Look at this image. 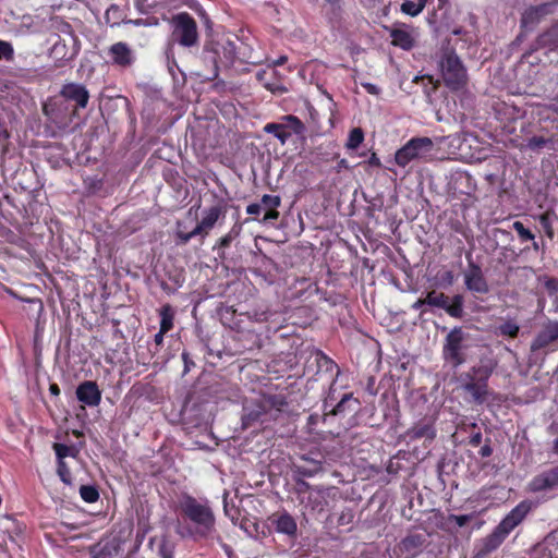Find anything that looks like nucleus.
<instances>
[{"instance_id":"33","label":"nucleus","mask_w":558,"mask_h":558,"mask_svg":"<svg viewBox=\"0 0 558 558\" xmlns=\"http://www.w3.org/2000/svg\"><path fill=\"white\" fill-rule=\"evenodd\" d=\"M177 236L178 239L181 241V243L185 244L187 243L191 239L195 238V236H199V233L196 232V228H194L192 231L190 232H185L183 229H182V223L181 222H178V231H177Z\"/></svg>"},{"instance_id":"15","label":"nucleus","mask_w":558,"mask_h":558,"mask_svg":"<svg viewBox=\"0 0 558 558\" xmlns=\"http://www.w3.org/2000/svg\"><path fill=\"white\" fill-rule=\"evenodd\" d=\"M61 95L66 99L75 101L81 108L87 106L89 98L87 89L83 85L75 83L64 85L61 89Z\"/></svg>"},{"instance_id":"46","label":"nucleus","mask_w":558,"mask_h":558,"mask_svg":"<svg viewBox=\"0 0 558 558\" xmlns=\"http://www.w3.org/2000/svg\"><path fill=\"white\" fill-rule=\"evenodd\" d=\"M545 286H546L547 290L550 292L558 291V280H556L554 278L547 279L545 282Z\"/></svg>"},{"instance_id":"57","label":"nucleus","mask_w":558,"mask_h":558,"mask_svg":"<svg viewBox=\"0 0 558 558\" xmlns=\"http://www.w3.org/2000/svg\"><path fill=\"white\" fill-rule=\"evenodd\" d=\"M286 61H287V57L282 56L279 59H277L276 61H274V65H276V66L277 65H282Z\"/></svg>"},{"instance_id":"34","label":"nucleus","mask_w":558,"mask_h":558,"mask_svg":"<svg viewBox=\"0 0 558 558\" xmlns=\"http://www.w3.org/2000/svg\"><path fill=\"white\" fill-rule=\"evenodd\" d=\"M14 56L13 46L9 41L0 40V60H11Z\"/></svg>"},{"instance_id":"47","label":"nucleus","mask_w":558,"mask_h":558,"mask_svg":"<svg viewBox=\"0 0 558 558\" xmlns=\"http://www.w3.org/2000/svg\"><path fill=\"white\" fill-rule=\"evenodd\" d=\"M352 400V395H345L341 401L337 404L336 409H335V413H340L344 407V404Z\"/></svg>"},{"instance_id":"5","label":"nucleus","mask_w":558,"mask_h":558,"mask_svg":"<svg viewBox=\"0 0 558 558\" xmlns=\"http://www.w3.org/2000/svg\"><path fill=\"white\" fill-rule=\"evenodd\" d=\"M465 333L461 328H453L446 337L444 344V359L457 367L466 361Z\"/></svg>"},{"instance_id":"17","label":"nucleus","mask_w":558,"mask_h":558,"mask_svg":"<svg viewBox=\"0 0 558 558\" xmlns=\"http://www.w3.org/2000/svg\"><path fill=\"white\" fill-rule=\"evenodd\" d=\"M478 372H481V368L476 369L474 368L473 369V373L474 374H477ZM474 376L475 375H471L470 376V381L466 383L463 388L464 390H466L468 392H470L472 395V397L474 398L475 401L477 402H483L485 400V397L487 395V386H486V383L485 381H475L474 380Z\"/></svg>"},{"instance_id":"32","label":"nucleus","mask_w":558,"mask_h":558,"mask_svg":"<svg viewBox=\"0 0 558 558\" xmlns=\"http://www.w3.org/2000/svg\"><path fill=\"white\" fill-rule=\"evenodd\" d=\"M116 551L117 548L114 546L106 544L98 550L93 551V558H112Z\"/></svg>"},{"instance_id":"8","label":"nucleus","mask_w":558,"mask_h":558,"mask_svg":"<svg viewBox=\"0 0 558 558\" xmlns=\"http://www.w3.org/2000/svg\"><path fill=\"white\" fill-rule=\"evenodd\" d=\"M464 283L468 290L475 293H487L489 288L478 265L470 263L464 272Z\"/></svg>"},{"instance_id":"13","label":"nucleus","mask_w":558,"mask_h":558,"mask_svg":"<svg viewBox=\"0 0 558 558\" xmlns=\"http://www.w3.org/2000/svg\"><path fill=\"white\" fill-rule=\"evenodd\" d=\"M269 520L278 533L295 536L298 531L296 521L287 511L274 513Z\"/></svg>"},{"instance_id":"44","label":"nucleus","mask_w":558,"mask_h":558,"mask_svg":"<svg viewBox=\"0 0 558 558\" xmlns=\"http://www.w3.org/2000/svg\"><path fill=\"white\" fill-rule=\"evenodd\" d=\"M362 86L364 87V89L368 93V94H372V95H378L380 93V89L378 86H376L375 84H372V83H362Z\"/></svg>"},{"instance_id":"59","label":"nucleus","mask_w":558,"mask_h":558,"mask_svg":"<svg viewBox=\"0 0 558 558\" xmlns=\"http://www.w3.org/2000/svg\"><path fill=\"white\" fill-rule=\"evenodd\" d=\"M50 391L53 395H58L59 393V387L57 385H51L50 386Z\"/></svg>"},{"instance_id":"35","label":"nucleus","mask_w":558,"mask_h":558,"mask_svg":"<svg viewBox=\"0 0 558 558\" xmlns=\"http://www.w3.org/2000/svg\"><path fill=\"white\" fill-rule=\"evenodd\" d=\"M280 203L281 201L279 196L266 194L262 197V204L269 209L279 207Z\"/></svg>"},{"instance_id":"7","label":"nucleus","mask_w":558,"mask_h":558,"mask_svg":"<svg viewBox=\"0 0 558 558\" xmlns=\"http://www.w3.org/2000/svg\"><path fill=\"white\" fill-rule=\"evenodd\" d=\"M391 44L403 50L412 49L418 38V33L414 27L405 24H396L389 29Z\"/></svg>"},{"instance_id":"55","label":"nucleus","mask_w":558,"mask_h":558,"mask_svg":"<svg viewBox=\"0 0 558 558\" xmlns=\"http://www.w3.org/2000/svg\"><path fill=\"white\" fill-rule=\"evenodd\" d=\"M160 553L163 558H172L171 551L168 550L165 545L160 548Z\"/></svg>"},{"instance_id":"45","label":"nucleus","mask_w":558,"mask_h":558,"mask_svg":"<svg viewBox=\"0 0 558 558\" xmlns=\"http://www.w3.org/2000/svg\"><path fill=\"white\" fill-rule=\"evenodd\" d=\"M246 213L248 215H259L262 213V205L260 204H250L247 207H246Z\"/></svg>"},{"instance_id":"4","label":"nucleus","mask_w":558,"mask_h":558,"mask_svg":"<svg viewBox=\"0 0 558 558\" xmlns=\"http://www.w3.org/2000/svg\"><path fill=\"white\" fill-rule=\"evenodd\" d=\"M172 40L183 47H193L198 41L195 20L186 12L178 13L171 19Z\"/></svg>"},{"instance_id":"21","label":"nucleus","mask_w":558,"mask_h":558,"mask_svg":"<svg viewBox=\"0 0 558 558\" xmlns=\"http://www.w3.org/2000/svg\"><path fill=\"white\" fill-rule=\"evenodd\" d=\"M427 0H404L401 4V12L410 15H418L425 8Z\"/></svg>"},{"instance_id":"23","label":"nucleus","mask_w":558,"mask_h":558,"mask_svg":"<svg viewBox=\"0 0 558 558\" xmlns=\"http://www.w3.org/2000/svg\"><path fill=\"white\" fill-rule=\"evenodd\" d=\"M444 310L452 317L460 318L463 314V298L462 295H454L449 302L447 301V306Z\"/></svg>"},{"instance_id":"31","label":"nucleus","mask_w":558,"mask_h":558,"mask_svg":"<svg viewBox=\"0 0 558 558\" xmlns=\"http://www.w3.org/2000/svg\"><path fill=\"white\" fill-rule=\"evenodd\" d=\"M499 331L504 336L513 338L519 332V326L514 322H506L499 326Z\"/></svg>"},{"instance_id":"38","label":"nucleus","mask_w":558,"mask_h":558,"mask_svg":"<svg viewBox=\"0 0 558 558\" xmlns=\"http://www.w3.org/2000/svg\"><path fill=\"white\" fill-rule=\"evenodd\" d=\"M539 222L543 226V228L545 229L547 235L551 238L553 236V231H551V225H550L548 215H546V214L542 215L539 217Z\"/></svg>"},{"instance_id":"29","label":"nucleus","mask_w":558,"mask_h":558,"mask_svg":"<svg viewBox=\"0 0 558 558\" xmlns=\"http://www.w3.org/2000/svg\"><path fill=\"white\" fill-rule=\"evenodd\" d=\"M512 228L515 230L522 242L533 241L535 238L534 234L529 229H526L521 221H514Z\"/></svg>"},{"instance_id":"56","label":"nucleus","mask_w":558,"mask_h":558,"mask_svg":"<svg viewBox=\"0 0 558 558\" xmlns=\"http://www.w3.org/2000/svg\"><path fill=\"white\" fill-rule=\"evenodd\" d=\"M481 439H482V435L476 434L471 438V444L477 446L481 442Z\"/></svg>"},{"instance_id":"50","label":"nucleus","mask_w":558,"mask_h":558,"mask_svg":"<svg viewBox=\"0 0 558 558\" xmlns=\"http://www.w3.org/2000/svg\"><path fill=\"white\" fill-rule=\"evenodd\" d=\"M368 163L372 165V166H375V167H379L380 166V160L376 156V154H372V156L368 159Z\"/></svg>"},{"instance_id":"19","label":"nucleus","mask_w":558,"mask_h":558,"mask_svg":"<svg viewBox=\"0 0 558 558\" xmlns=\"http://www.w3.org/2000/svg\"><path fill=\"white\" fill-rule=\"evenodd\" d=\"M555 341L551 329L549 328V325L547 324L542 331L538 332V335L535 337L531 344L532 351H537L543 348H546L550 343Z\"/></svg>"},{"instance_id":"30","label":"nucleus","mask_w":558,"mask_h":558,"mask_svg":"<svg viewBox=\"0 0 558 558\" xmlns=\"http://www.w3.org/2000/svg\"><path fill=\"white\" fill-rule=\"evenodd\" d=\"M542 43L550 44L558 47V23L555 24L546 34L541 38Z\"/></svg>"},{"instance_id":"6","label":"nucleus","mask_w":558,"mask_h":558,"mask_svg":"<svg viewBox=\"0 0 558 558\" xmlns=\"http://www.w3.org/2000/svg\"><path fill=\"white\" fill-rule=\"evenodd\" d=\"M264 132L272 134L281 145H284L293 134L303 135L305 125L298 117L288 114L283 116L279 122L267 123Z\"/></svg>"},{"instance_id":"54","label":"nucleus","mask_w":558,"mask_h":558,"mask_svg":"<svg viewBox=\"0 0 558 558\" xmlns=\"http://www.w3.org/2000/svg\"><path fill=\"white\" fill-rule=\"evenodd\" d=\"M165 333H166V332H161V329H160V330H159V332L155 335V342H156L157 344H161V343H162V341H163V335H165Z\"/></svg>"},{"instance_id":"25","label":"nucleus","mask_w":558,"mask_h":558,"mask_svg":"<svg viewBox=\"0 0 558 558\" xmlns=\"http://www.w3.org/2000/svg\"><path fill=\"white\" fill-rule=\"evenodd\" d=\"M364 141V133L362 129L354 128L350 131L345 147L348 149H356Z\"/></svg>"},{"instance_id":"58","label":"nucleus","mask_w":558,"mask_h":558,"mask_svg":"<svg viewBox=\"0 0 558 558\" xmlns=\"http://www.w3.org/2000/svg\"><path fill=\"white\" fill-rule=\"evenodd\" d=\"M230 241H231V236H230V235H226V236L221 240V244H222V245L228 246V245H229V243H230Z\"/></svg>"},{"instance_id":"42","label":"nucleus","mask_w":558,"mask_h":558,"mask_svg":"<svg viewBox=\"0 0 558 558\" xmlns=\"http://www.w3.org/2000/svg\"><path fill=\"white\" fill-rule=\"evenodd\" d=\"M418 537L417 536H410L403 539L402 544L404 548L409 549L410 547L417 546L418 545Z\"/></svg>"},{"instance_id":"16","label":"nucleus","mask_w":558,"mask_h":558,"mask_svg":"<svg viewBox=\"0 0 558 558\" xmlns=\"http://www.w3.org/2000/svg\"><path fill=\"white\" fill-rule=\"evenodd\" d=\"M217 62L223 66H229L235 59V46L230 40H221L215 44L214 49Z\"/></svg>"},{"instance_id":"60","label":"nucleus","mask_w":558,"mask_h":558,"mask_svg":"<svg viewBox=\"0 0 558 558\" xmlns=\"http://www.w3.org/2000/svg\"><path fill=\"white\" fill-rule=\"evenodd\" d=\"M490 373H492V368H485V369H484V376H485V378H487V377L490 375Z\"/></svg>"},{"instance_id":"12","label":"nucleus","mask_w":558,"mask_h":558,"mask_svg":"<svg viewBox=\"0 0 558 558\" xmlns=\"http://www.w3.org/2000/svg\"><path fill=\"white\" fill-rule=\"evenodd\" d=\"M76 397L78 401L88 407H97L101 400V392L96 383L84 381L77 387Z\"/></svg>"},{"instance_id":"26","label":"nucleus","mask_w":558,"mask_h":558,"mask_svg":"<svg viewBox=\"0 0 558 558\" xmlns=\"http://www.w3.org/2000/svg\"><path fill=\"white\" fill-rule=\"evenodd\" d=\"M361 2L368 10H372L376 13H381L384 15L388 14L390 2L386 3L385 0H361Z\"/></svg>"},{"instance_id":"28","label":"nucleus","mask_w":558,"mask_h":558,"mask_svg":"<svg viewBox=\"0 0 558 558\" xmlns=\"http://www.w3.org/2000/svg\"><path fill=\"white\" fill-rule=\"evenodd\" d=\"M80 495L86 502H95L99 498L98 490L90 485H83L80 488Z\"/></svg>"},{"instance_id":"14","label":"nucleus","mask_w":558,"mask_h":558,"mask_svg":"<svg viewBox=\"0 0 558 558\" xmlns=\"http://www.w3.org/2000/svg\"><path fill=\"white\" fill-rule=\"evenodd\" d=\"M558 487V466L535 476L529 484L531 492H542Z\"/></svg>"},{"instance_id":"20","label":"nucleus","mask_w":558,"mask_h":558,"mask_svg":"<svg viewBox=\"0 0 558 558\" xmlns=\"http://www.w3.org/2000/svg\"><path fill=\"white\" fill-rule=\"evenodd\" d=\"M549 5L542 4L538 7H532L524 11L522 15V23L524 25L532 24L541 19L544 14L548 12Z\"/></svg>"},{"instance_id":"36","label":"nucleus","mask_w":558,"mask_h":558,"mask_svg":"<svg viewBox=\"0 0 558 558\" xmlns=\"http://www.w3.org/2000/svg\"><path fill=\"white\" fill-rule=\"evenodd\" d=\"M53 448L59 461H63V459L71 453V448L66 445L54 444Z\"/></svg>"},{"instance_id":"51","label":"nucleus","mask_w":558,"mask_h":558,"mask_svg":"<svg viewBox=\"0 0 558 558\" xmlns=\"http://www.w3.org/2000/svg\"><path fill=\"white\" fill-rule=\"evenodd\" d=\"M126 23H129V24H133V25H135V26H146V25H148V24L146 23V21H145V20H143V19L130 20V21H128Z\"/></svg>"},{"instance_id":"52","label":"nucleus","mask_w":558,"mask_h":558,"mask_svg":"<svg viewBox=\"0 0 558 558\" xmlns=\"http://www.w3.org/2000/svg\"><path fill=\"white\" fill-rule=\"evenodd\" d=\"M427 304L425 302V299H418L415 303H413L412 308L413 310H421L423 305Z\"/></svg>"},{"instance_id":"49","label":"nucleus","mask_w":558,"mask_h":558,"mask_svg":"<svg viewBox=\"0 0 558 558\" xmlns=\"http://www.w3.org/2000/svg\"><path fill=\"white\" fill-rule=\"evenodd\" d=\"M549 328L551 329L555 341L558 340V322L548 323Z\"/></svg>"},{"instance_id":"1","label":"nucleus","mask_w":558,"mask_h":558,"mask_svg":"<svg viewBox=\"0 0 558 558\" xmlns=\"http://www.w3.org/2000/svg\"><path fill=\"white\" fill-rule=\"evenodd\" d=\"M183 513L196 525V534L199 536H208L215 530V517L211 509L198 502L192 497H185L181 501Z\"/></svg>"},{"instance_id":"9","label":"nucleus","mask_w":558,"mask_h":558,"mask_svg":"<svg viewBox=\"0 0 558 558\" xmlns=\"http://www.w3.org/2000/svg\"><path fill=\"white\" fill-rule=\"evenodd\" d=\"M108 56L110 61L120 68L131 66L135 61L134 51L128 44L122 41L111 45Z\"/></svg>"},{"instance_id":"48","label":"nucleus","mask_w":558,"mask_h":558,"mask_svg":"<svg viewBox=\"0 0 558 558\" xmlns=\"http://www.w3.org/2000/svg\"><path fill=\"white\" fill-rule=\"evenodd\" d=\"M470 517L469 515H454L453 517V520L456 521V523L459 525V526H463L466 524V522L469 521Z\"/></svg>"},{"instance_id":"10","label":"nucleus","mask_w":558,"mask_h":558,"mask_svg":"<svg viewBox=\"0 0 558 558\" xmlns=\"http://www.w3.org/2000/svg\"><path fill=\"white\" fill-rule=\"evenodd\" d=\"M531 510L529 501H522L514 507L509 514L498 524V527L506 534H509L517 525H519Z\"/></svg>"},{"instance_id":"27","label":"nucleus","mask_w":558,"mask_h":558,"mask_svg":"<svg viewBox=\"0 0 558 558\" xmlns=\"http://www.w3.org/2000/svg\"><path fill=\"white\" fill-rule=\"evenodd\" d=\"M447 301H448V296H446L444 293H439L436 291H432V292L427 293V295L425 298V302L427 303V305L439 307L442 310L445 306H447Z\"/></svg>"},{"instance_id":"18","label":"nucleus","mask_w":558,"mask_h":558,"mask_svg":"<svg viewBox=\"0 0 558 558\" xmlns=\"http://www.w3.org/2000/svg\"><path fill=\"white\" fill-rule=\"evenodd\" d=\"M436 435L434 427L427 423L416 424L408 430V436L411 439H433Z\"/></svg>"},{"instance_id":"3","label":"nucleus","mask_w":558,"mask_h":558,"mask_svg":"<svg viewBox=\"0 0 558 558\" xmlns=\"http://www.w3.org/2000/svg\"><path fill=\"white\" fill-rule=\"evenodd\" d=\"M439 68L447 87L457 90L465 85L466 70L454 52H446L439 62Z\"/></svg>"},{"instance_id":"11","label":"nucleus","mask_w":558,"mask_h":558,"mask_svg":"<svg viewBox=\"0 0 558 558\" xmlns=\"http://www.w3.org/2000/svg\"><path fill=\"white\" fill-rule=\"evenodd\" d=\"M225 216V211L221 206H213L203 211L201 221L195 226L196 232L204 239L209 231L215 227L217 221Z\"/></svg>"},{"instance_id":"40","label":"nucleus","mask_w":558,"mask_h":558,"mask_svg":"<svg viewBox=\"0 0 558 558\" xmlns=\"http://www.w3.org/2000/svg\"><path fill=\"white\" fill-rule=\"evenodd\" d=\"M454 281V276L452 271H445L441 276V283L446 286H451Z\"/></svg>"},{"instance_id":"24","label":"nucleus","mask_w":558,"mask_h":558,"mask_svg":"<svg viewBox=\"0 0 558 558\" xmlns=\"http://www.w3.org/2000/svg\"><path fill=\"white\" fill-rule=\"evenodd\" d=\"M160 328L161 332H168L173 327V312L170 305H163L160 311Z\"/></svg>"},{"instance_id":"61","label":"nucleus","mask_w":558,"mask_h":558,"mask_svg":"<svg viewBox=\"0 0 558 558\" xmlns=\"http://www.w3.org/2000/svg\"><path fill=\"white\" fill-rule=\"evenodd\" d=\"M554 450L558 453V437L554 440Z\"/></svg>"},{"instance_id":"22","label":"nucleus","mask_w":558,"mask_h":558,"mask_svg":"<svg viewBox=\"0 0 558 558\" xmlns=\"http://www.w3.org/2000/svg\"><path fill=\"white\" fill-rule=\"evenodd\" d=\"M508 536L500 527H496L494 532L488 535L484 541V547L486 551H492L496 549L504 539Z\"/></svg>"},{"instance_id":"2","label":"nucleus","mask_w":558,"mask_h":558,"mask_svg":"<svg viewBox=\"0 0 558 558\" xmlns=\"http://www.w3.org/2000/svg\"><path fill=\"white\" fill-rule=\"evenodd\" d=\"M434 150V143L429 137H414L397 150L395 160L398 166L405 167L411 161L427 160Z\"/></svg>"},{"instance_id":"39","label":"nucleus","mask_w":558,"mask_h":558,"mask_svg":"<svg viewBox=\"0 0 558 558\" xmlns=\"http://www.w3.org/2000/svg\"><path fill=\"white\" fill-rule=\"evenodd\" d=\"M278 217H279V213L276 210V208H271L264 215L263 222L276 220Z\"/></svg>"},{"instance_id":"53","label":"nucleus","mask_w":558,"mask_h":558,"mask_svg":"<svg viewBox=\"0 0 558 558\" xmlns=\"http://www.w3.org/2000/svg\"><path fill=\"white\" fill-rule=\"evenodd\" d=\"M480 452H481L482 457H488L492 453V449L489 446H484V447H482Z\"/></svg>"},{"instance_id":"62","label":"nucleus","mask_w":558,"mask_h":558,"mask_svg":"<svg viewBox=\"0 0 558 558\" xmlns=\"http://www.w3.org/2000/svg\"><path fill=\"white\" fill-rule=\"evenodd\" d=\"M534 250H538V244L536 242L533 243Z\"/></svg>"},{"instance_id":"41","label":"nucleus","mask_w":558,"mask_h":558,"mask_svg":"<svg viewBox=\"0 0 558 558\" xmlns=\"http://www.w3.org/2000/svg\"><path fill=\"white\" fill-rule=\"evenodd\" d=\"M58 474L60 475L61 480H62L64 483H68L66 475L69 474V471L66 470L65 464H64V462H63V461H59V464H58Z\"/></svg>"},{"instance_id":"43","label":"nucleus","mask_w":558,"mask_h":558,"mask_svg":"<svg viewBox=\"0 0 558 558\" xmlns=\"http://www.w3.org/2000/svg\"><path fill=\"white\" fill-rule=\"evenodd\" d=\"M65 48V45L62 44L61 41H57L53 47H52V53H54L56 56H59L61 54L62 58H66V53H62V51L64 50Z\"/></svg>"},{"instance_id":"37","label":"nucleus","mask_w":558,"mask_h":558,"mask_svg":"<svg viewBox=\"0 0 558 558\" xmlns=\"http://www.w3.org/2000/svg\"><path fill=\"white\" fill-rule=\"evenodd\" d=\"M547 143V140H545L544 137H532L529 140V147L530 148H533V149H536V148H542L545 144Z\"/></svg>"}]
</instances>
